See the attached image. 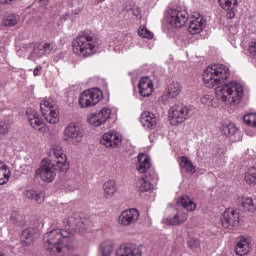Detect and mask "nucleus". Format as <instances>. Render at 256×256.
<instances>
[{"instance_id": "15", "label": "nucleus", "mask_w": 256, "mask_h": 256, "mask_svg": "<svg viewBox=\"0 0 256 256\" xmlns=\"http://www.w3.org/2000/svg\"><path fill=\"white\" fill-rule=\"evenodd\" d=\"M111 119V108L104 107L100 110V113L92 114L88 121L93 127H101L104 123H107Z\"/></svg>"}, {"instance_id": "53", "label": "nucleus", "mask_w": 256, "mask_h": 256, "mask_svg": "<svg viewBox=\"0 0 256 256\" xmlns=\"http://www.w3.org/2000/svg\"><path fill=\"white\" fill-rule=\"evenodd\" d=\"M0 256H3V253H0Z\"/></svg>"}, {"instance_id": "4", "label": "nucleus", "mask_w": 256, "mask_h": 256, "mask_svg": "<svg viewBox=\"0 0 256 256\" xmlns=\"http://www.w3.org/2000/svg\"><path fill=\"white\" fill-rule=\"evenodd\" d=\"M191 110L189 107L185 106L184 104H175L170 107L168 111V119L170 124L173 126L181 125V123H185L190 115Z\"/></svg>"}, {"instance_id": "9", "label": "nucleus", "mask_w": 256, "mask_h": 256, "mask_svg": "<svg viewBox=\"0 0 256 256\" xmlns=\"http://www.w3.org/2000/svg\"><path fill=\"white\" fill-rule=\"evenodd\" d=\"M63 139L69 145H79L83 141V131L78 125L71 123L64 129Z\"/></svg>"}, {"instance_id": "48", "label": "nucleus", "mask_w": 256, "mask_h": 256, "mask_svg": "<svg viewBox=\"0 0 256 256\" xmlns=\"http://www.w3.org/2000/svg\"><path fill=\"white\" fill-rule=\"evenodd\" d=\"M32 48H33V44H31V43L25 44V45L23 46V50H24V51H29V50H31Z\"/></svg>"}, {"instance_id": "5", "label": "nucleus", "mask_w": 256, "mask_h": 256, "mask_svg": "<svg viewBox=\"0 0 256 256\" xmlns=\"http://www.w3.org/2000/svg\"><path fill=\"white\" fill-rule=\"evenodd\" d=\"M103 99V92L100 89L93 88L85 90L79 97L78 103L82 109L95 107Z\"/></svg>"}, {"instance_id": "41", "label": "nucleus", "mask_w": 256, "mask_h": 256, "mask_svg": "<svg viewBox=\"0 0 256 256\" xmlns=\"http://www.w3.org/2000/svg\"><path fill=\"white\" fill-rule=\"evenodd\" d=\"M128 13H131L134 15V17H140L141 16V8L138 6H132L127 9Z\"/></svg>"}, {"instance_id": "25", "label": "nucleus", "mask_w": 256, "mask_h": 256, "mask_svg": "<svg viewBox=\"0 0 256 256\" xmlns=\"http://www.w3.org/2000/svg\"><path fill=\"white\" fill-rule=\"evenodd\" d=\"M104 197L112 199L117 193V182L115 180H108L103 184Z\"/></svg>"}, {"instance_id": "45", "label": "nucleus", "mask_w": 256, "mask_h": 256, "mask_svg": "<svg viewBox=\"0 0 256 256\" xmlns=\"http://www.w3.org/2000/svg\"><path fill=\"white\" fill-rule=\"evenodd\" d=\"M249 53H250L253 57H255V55H256V40L250 42V44H249Z\"/></svg>"}, {"instance_id": "2", "label": "nucleus", "mask_w": 256, "mask_h": 256, "mask_svg": "<svg viewBox=\"0 0 256 256\" xmlns=\"http://www.w3.org/2000/svg\"><path fill=\"white\" fill-rule=\"evenodd\" d=\"M43 241L44 247L50 253H53V251L61 253L63 247H71L75 243V235L64 229H54L44 234Z\"/></svg>"}, {"instance_id": "18", "label": "nucleus", "mask_w": 256, "mask_h": 256, "mask_svg": "<svg viewBox=\"0 0 256 256\" xmlns=\"http://www.w3.org/2000/svg\"><path fill=\"white\" fill-rule=\"evenodd\" d=\"M140 123L148 131H153V129H157V116H155L153 112H149V111L142 112Z\"/></svg>"}, {"instance_id": "33", "label": "nucleus", "mask_w": 256, "mask_h": 256, "mask_svg": "<svg viewBox=\"0 0 256 256\" xmlns=\"http://www.w3.org/2000/svg\"><path fill=\"white\" fill-rule=\"evenodd\" d=\"M218 3L222 9L225 11H233L237 5V0H218Z\"/></svg>"}, {"instance_id": "46", "label": "nucleus", "mask_w": 256, "mask_h": 256, "mask_svg": "<svg viewBox=\"0 0 256 256\" xmlns=\"http://www.w3.org/2000/svg\"><path fill=\"white\" fill-rule=\"evenodd\" d=\"M10 221H12L14 225H21V222L19 221V216H17V214H12L10 217Z\"/></svg>"}, {"instance_id": "7", "label": "nucleus", "mask_w": 256, "mask_h": 256, "mask_svg": "<svg viewBox=\"0 0 256 256\" xmlns=\"http://www.w3.org/2000/svg\"><path fill=\"white\" fill-rule=\"evenodd\" d=\"M166 21L171 27L180 29L189 21V13L185 10L169 9L166 14Z\"/></svg>"}, {"instance_id": "1", "label": "nucleus", "mask_w": 256, "mask_h": 256, "mask_svg": "<svg viewBox=\"0 0 256 256\" xmlns=\"http://www.w3.org/2000/svg\"><path fill=\"white\" fill-rule=\"evenodd\" d=\"M230 75L229 67L225 64H213L204 70L203 81L209 89L216 87L215 93L218 101L229 107H235L243 99L244 92L243 86L237 82L224 84Z\"/></svg>"}, {"instance_id": "47", "label": "nucleus", "mask_w": 256, "mask_h": 256, "mask_svg": "<svg viewBox=\"0 0 256 256\" xmlns=\"http://www.w3.org/2000/svg\"><path fill=\"white\" fill-rule=\"evenodd\" d=\"M43 71V67L42 66H36L33 70V75L34 77H39V75H41V72Z\"/></svg>"}, {"instance_id": "22", "label": "nucleus", "mask_w": 256, "mask_h": 256, "mask_svg": "<svg viewBox=\"0 0 256 256\" xmlns=\"http://www.w3.org/2000/svg\"><path fill=\"white\" fill-rule=\"evenodd\" d=\"M234 251L236 255H239V256L247 255L249 251H251V242L249 241V239L243 236H240L238 238L237 244L234 247Z\"/></svg>"}, {"instance_id": "16", "label": "nucleus", "mask_w": 256, "mask_h": 256, "mask_svg": "<svg viewBox=\"0 0 256 256\" xmlns=\"http://www.w3.org/2000/svg\"><path fill=\"white\" fill-rule=\"evenodd\" d=\"M207 21L201 14H195L190 18V24L188 26V31L191 35H199L203 29H205Z\"/></svg>"}, {"instance_id": "43", "label": "nucleus", "mask_w": 256, "mask_h": 256, "mask_svg": "<svg viewBox=\"0 0 256 256\" xmlns=\"http://www.w3.org/2000/svg\"><path fill=\"white\" fill-rule=\"evenodd\" d=\"M202 105H210L211 101H213V97L210 95H204L200 99Z\"/></svg>"}, {"instance_id": "40", "label": "nucleus", "mask_w": 256, "mask_h": 256, "mask_svg": "<svg viewBox=\"0 0 256 256\" xmlns=\"http://www.w3.org/2000/svg\"><path fill=\"white\" fill-rule=\"evenodd\" d=\"M9 129H11V123L8 121L0 122V135H7V133H9Z\"/></svg>"}, {"instance_id": "21", "label": "nucleus", "mask_w": 256, "mask_h": 256, "mask_svg": "<svg viewBox=\"0 0 256 256\" xmlns=\"http://www.w3.org/2000/svg\"><path fill=\"white\" fill-rule=\"evenodd\" d=\"M137 170L139 173L151 175V158L147 154L140 153L138 155Z\"/></svg>"}, {"instance_id": "6", "label": "nucleus", "mask_w": 256, "mask_h": 256, "mask_svg": "<svg viewBox=\"0 0 256 256\" xmlns=\"http://www.w3.org/2000/svg\"><path fill=\"white\" fill-rule=\"evenodd\" d=\"M57 171H59V166L55 165V162L43 160L36 171V175L46 183H51L57 176Z\"/></svg>"}, {"instance_id": "44", "label": "nucleus", "mask_w": 256, "mask_h": 256, "mask_svg": "<svg viewBox=\"0 0 256 256\" xmlns=\"http://www.w3.org/2000/svg\"><path fill=\"white\" fill-rule=\"evenodd\" d=\"M223 133L226 136L235 135V128H233L231 126H226L223 128Z\"/></svg>"}, {"instance_id": "49", "label": "nucleus", "mask_w": 256, "mask_h": 256, "mask_svg": "<svg viewBox=\"0 0 256 256\" xmlns=\"http://www.w3.org/2000/svg\"><path fill=\"white\" fill-rule=\"evenodd\" d=\"M40 5L42 7H47V5H49V0H40Z\"/></svg>"}, {"instance_id": "39", "label": "nucleus", "mask_w": 256, "mask_h": 256, "mask_svg": "<svg viewBox=\"0 0 256 256\" xmlns=\"http://www.w3.org/2000/svg\"><path fill=\"white\" fill-rule=\"evenodd\" d=\"M244 123L248 125V127H256V113H249L244 115L243 117Z\"/></svg>"}, {"instance_id": "13", "label": "nucleus", "mask_w": 256, "mask_h": 256, "mask_svg": "<svg viewBox=\"0 0 256 256\" xmlns=\"http://www.w3.org/2000/svg\"><path fill=\"white\" fill-rule=\"evenodd\" d=\"M139 215V210L135 208L124 210L118 217V223L122 227H130V225H135L139 221Z\"/></svg>"}, {"instance_id": "24", "label": "nucleus", "mask_w": 256, "mask_h": 256, "mask_svg": "<svg viewBox=\"0 0 256 256\" xmlns=\"http://www.w3.org/2000/svg\"><path fill=\"white\" fill-rule=\"evenodd\" d=\"M23 195L26 199L35 201V203H38V205L45 202V193H43V191L30 189L25 190Z\"/></svg>"}, {"instance_id": "3", "label": "nucleus", "mask_w": 256, "mask_h": 256, "mask_svg": "<svg viewBox=\"0 0 256 256\" xmlns=\"http://www.w3.org/2000/svg\"><path fill=\"white\" fill-rule=\"evenodd\" d=\"M99 49V39L91 30H84L73 40V53L79 57H91Z\"/></svg>"}, {"instance_id": "38", "label": "nucleus", "mask_w": 256, "mask_h": 256, "mask_svg": "<svg viewBox=\"0 0 256 256\" xmlns=\"http://www.w3.org/2000/svg\"><path fill=\"white\" fill-rule=\"evenodd\" d=\"M42 45L46 55H53V53H56L57 51V44L55 42H46Z\"/></svg>"}, {"instance_id": "32", "label": "nucleus", "mask_w": 256, "mask_h": 256, "mask_svg": "<svg viewBox=\"0 0 256 256\" xmlns=\"http://www.w3.org/2000/svg\"><path fill=\"white\" fill-rule=\"evenodd\" d=\"M242 207L245 211H248V213H255L256 211L255 202L251 197L243 198Z\"/></svg>"}, {"instance_id": "14", "label": "nucleus", "mask_w": 256, "mask_h": 256, "mask_svg": "<svg viewBox=\"0 0 256 256\" xmlns=\"http://www.w3.org/2000/svg\"><path fill=\"white\" fill-rule=\"evenodd\" d=\"M123 142V137L113 131L106 132L102 138L101 143L108 149H116L117 147H120L121 143Z\"/></svg>"}, {"instance_id": "35", "label": "nucleus", "mask_w": 256, "mask_h": 256, "mask_svg": "<svg viewBox=\"0 0 256 256\" xmlns=\"http://www.w3.org/2000/svg\"><path fill=\"white\" fill-rule=\"evenodd\" d=\"M19 21V16L15 14H10L4 19L3 23L6 27H15V25H17Z\"/></svg>"}, {"instance_id": "17", "label": "nucleus", "mask_w": 256, "mask_h": 256, "mask_svg": "<svg viewBox=\"0 0 256 256\" xmlns=\"http://www.w3.org/2000/svg\"><path fill=\"white\" fill-rule=\"evenodd\" d=\"M141 248L135 244H124L116 250V256H141Z\"/></svg>"}, {"instance_id": "23", "label": "nucleus", "mask_w": 256, "mask_h": 256, "mask_svg": "<svg viewBox=\"0 0 256 256\" xmlns=\"http://www.w3.org/2000/svg\"><path fill=\"white\" fill-rule=\"evenodd\" d=\"M137 189L140 193H149L153 191L154 186L151 183V175L142 176L136 183Z\"/></svg>"}, {"instance_id": "51", "label": "nucleus", "mask_w": 256, "mask_h": 256, "mask_svg": "<svg viewBox=\"0 0 256 256\" xmlns=\"http://www.w3.org/2000/svg\"><path fill=\"white\" fill-rule=\"evenodd\" d=\"M124 41H129V36H124Z\"/></svg>"}, {"instance_id": "50", "label": "nucleus", "mask_w": 256, "mask_h": 256, "mask_svg": "<svg viewBox=\"0 0 256 256\" xmlns=\"http://www.w3.org/2000/svg\"><path fill=\"white\" fill-rule=\"evenodd\" d=\"M13 0H0V3H11Z\"/></svg>"}, {"instance_id": "11", "label": "nucleus", "mask_w": 256, "mask_h": 256, "mask_svg": "<svg viewBox=\"0 0 256 256\" xmlns=\"http://www.w3.org/2000/svg\"><path fill=\"white\" fill-rule=\"evenodd\" d=\"M239 211L227 209L220 217V223L224 229H237L240 223Z\"/></svg>"}, {"instance_id": "10", "label": "nucleus", "mask_w": 256, "mask_h": 256, "mask_svg": "<svg viewBox=\"0 0 256 256\" xmlns=\"http://www.w3.org/2000/svg\"><path fill=\"white\" fill-rule=\"evenodd\" d=\"M26 117L32 129H35L39 133H48L49 128L45 125L43 118H41L35 109L28 108L26 110Z\"/></svg>"}, {"instance_id": "27", "label": "nucleus", "mask_w": 256, "mask_h": 256, "mask_svg": "<svg viewBox=\"0 0 256 256\" xmlns=\"http://www.w3.org/2000/svg\"><path fill=\"white\" fill-rule=\"evenodd\" d=\"M180 168L185 170L186 173H189V175H194V173H197V168L187 156H182L180 158Z\"/></svg>"}, {"instance_id": "37", "label": "nucleus", "mask_w": 256, "mask_h": 256, "mask_svg": "<svg viewBox=\"0 0 256 256\" xmlns=\"http://www.w3.org/2000/svg\"><path fill=\"white\" fill-rule=\"evenodd\" d=\"M45 54V48L43 46V44H36L33 48V52L30 55V59L33 57H38L41 58L43 57Z\"/></svg>"}, {"instance_id": "30", "label": "nucleus", "mask_w": 256, "mask_h": 256, "mask_svg": "<svg viewBox=\"0 0 256 256\" xmlns=\"http://www.w3.org/2000/svg\"><path fill=\"white\" fill-rule=\"evenodd\" d=\"M183 88L179 82H173L168 87V97L170 99H175V97H179L181 95V91Z\"/></svg>"}, {"instance_id": "12", "label": "nucleus", "mask_w": 256, "mask_h": 256, "mask_svg": "<svg viewBox=\"0 0 256 256\" xmlns=\"http://www.w3.org/2000/svg\"><path fill=\"white\" fill-rule=\"evenodd\" d=\"M50 157H55L57 162H54L58 167L59 171L62 173H67L69 171V164L67 163V156L63 152V148L61 146H53L49 153Z\"/></svg>"}, {"instance_id": "34", "label": "nucleus", "mask_w": 256, "mask_h": 256, "mask_svg": "<svg viewBox=\"0 0 256 256\" xmlns=\"http://www.w3.org/2000/svg\"><path fill=\"white\" fill-rule=\"evenodd\" d=\"M245 181L248 185H256V167H252L246 172Z\"/></svg>"}, {"instance_id": "31", "label": "nucleus", "mask_w": 256, "mask_h": 256, "mask_svg": "<svg viewBox=\"0 0 256 256\" xmlns=\"http://www.w3.org/2000/svg\"><path fill=\"white\" fill-rule=\"evenodd\" d=\"M99 252L102 256H110L113 253V242L106 240L100 243Z\"/></svg>"}, {"instance_id": "28", "label": "nucleus", "mask_w": 256, "mask_h": 256, "mask_svg": "<svg viewBox=\"0 0 256 256\" xmlns=\"http://www.w3.org/2000/svg\"><path fill=\"white\" fill-rule=\"evenodd\" d=\"M11 179V169L5 164V162L0 160V185H5Z\"/></svg>"}, {"instance_id": "36", "label": "nucleus", "mask_w": 256, "mask_h": 256, "mask_svg": "<svg viewBox=\"0 0 256 256\" xmlns=\"http://www.w3.org/2000/svg\"><path fill=\"white\" fill-rule=\"evenodd\" d=\"M138 35L139 37H142L143 39H153V37H155V35L153 34V32H151V30L147 29V27L145 26H140L138 29Z\"/></svg>"}, {"instance_id": "8", "label": "nucleus", "mask_w": 256, "mask_h": 256, "mask_svg": "<svg viewBox=\"0 0 256 256\" xmlns=\"http://www.w3.org/2000/svg\"><path fill=\"white\" fill-rule=\"evenodd\" d=\"M40 111L48 123L52 125L59 123V108L48 99H43L40 102Z\"/></svg>"}, {"instance_id": "20", "label": "nucleus", "mask_w": 256, "mask_h": 256, "mask_svg": "<svg viewBox=\"0 0 256 256\" xmlns=\"http://www.w3.org/2000/svg\"><path fill=\"white\" fill-rule=\"evenodd\" d=\"M139 93L142 97L153 95V80L149 77H142L138 84Z\"/></svg>"}, {"instance_id": "29", "label": "nucleus", "mask_w": 256, "mask_h": 256, "mask_svg": "<svg viewBox=\"0 0 256 256\" xmlns=\"http://www.w3.org/2000/svg\"><path fill=\"white\" fill-rule=\"evenodd\" d=\"M34 237H35V229L26 228L25 230H23L20 237L21 244L24 245V247L27 245H31V243H33Z\"/></svg>"}, {"instance_id": "52", "label": "nucleus", "mask_w": 256, "mask_h": 256, "mask_svg": "<svg viewBox=\"0 0 256 256\" xmlns=\"http://www.w3.org/2000/svg\"><path fill=\"white\" fill-rule=\"evenodd\" d=\"M231 15H232V17H235V13L234 12H230V17H231Z\"/></svg>"}, {"instance_id": "19", "label": "nucleus", "mask_w": 256, "mask_h": 256, "mask_svg": "<svg viewBox=\"0 0 256 256\" xmlns=\"http://www.w3.org/2000/svg\"><path fill=\"white\" fill-rule=\"evenodd\" d=\"M188 217L189 214H187L185 210H179L176 212V214H172L167 218L163 219V223H165V225L177 226L181 225V223H185Z\"/></svg>"}, {"instance_id": "42", "label": "nucleus", "mask_w": 256, "mask_h": 256, "mask_svg": "<svg viewBox=\"0 0 256 256\" xmlns=\"http://www.w3.org/2000/svg\"><path fill=\"white\" fill-rule=\"evenodd\" d=\"M188 247H190V249H192V251H195V249H199V247H201V242H199L198 239H191L188 242Z\"/></svg>"}, {"instance_id": "26", "label": "nucleus", "mask_w": 256, "mask_h": 256, "mask_svg": "<svg viewBox=\"0 0 256 256\" xmlns=\"http://www.w3.org/2000/svg\"><path fill=\"white\" fill-rule=\"evenodd\" d=\"M177 205L183 207L186 211H195L197 209V204L189 196H181L177 201Z\"/></svg>"}]
</instances>
